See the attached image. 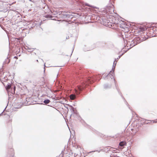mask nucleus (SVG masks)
Returning <instances> with one entry per match:
<instances>
[{"label": "nucleus", "instance_id": "obj_1", "mask_svg": "<svg viewBox=\"0 0 157 157\" xmlns=\"http://www.w3.org/2000/svg\"><path fill=\"white\" fill-rule=\"evenodd\" d=\"M114 71L113 70L110 72L105 77V79L109 81H114Z\"/></svg>", "mask_w": 157, "mask_h": 157}, {"label": "nucleus", "instance_id": "obj_2", "mask_svg": "<svg viewBox=\"0 0 157 157\" xmlns=\"http://www.w3.org/2000/svg\"><path fill=\"white\" fill-rule=\"evenodd\" d=\"M85 86L84 85H82V86H78L77 88L75 89V93L77 94H80V92H79V91H81L84 88Z\"/></svg>", "mask_w": 157, "mask_h": 157}, {"label": "nucleus", "instance_id": "obj_3", "mask_svg": "<svg viewBox=\"0 0 157 157\" xmlns=\"http://www.w3.org/2000/svg\"><path fill=\"white\" fill-rule=\"evenodd\" d=\"M110 8H109V12L110 14H113V13H115L114 12V6L111 4L109 6Z\"/></svg>", "mask_w": 157, "mask_h": 157}, {"label": "nucleus", "instance_id": "obj_4", "mask_svg": "<svg viewBox=\"0 0 157 157\" xmlns=\"http://www.w3.org/2000/svg\"><path fill=\"white\" fill-rule=\"evenodd\" d=\"M94 80V77H90L87 79V81L86 82V84L91 83L92 82H93Z\"/></svg>", "mask_w": 157, "mask_h": 157}, {"label": "nucleus", "instance_id": "obj_5", "mask_svg": "<svg viewBox=\"0 0 157 157\" xmlns=\"http://www.w3.org/2000/svg\"><path fill=\"white\" fill-rule=\"evenodd\" d=\"M126 143L125 141L121 142L119 144V145L121 146H123L124 145H126Z\"/></svg>", "mask_w": 157, "mask_h": 157}, {"label": "nucleus", "instance_id": "obj_6", "mask_svg": "<svg viewBox=\"0 0 157 157\" xmlns=\"http://www.w3.org/2000/svg\"><path fill=\"white\" fill-rule=\"evenodd\" d=\"M70 98L71 99L74 100L75 98V94H72L70 95Z\"/></svg>", "mask_w": 157, "mask_h": 157}, {"label": "nucleus", "instance_id": "obj_7", "mask_svg": "<svg viewBox=\"0 0 157 157\" xmlns=\"http://www.w3.org/2000/svg\"><path fill=\"white\" fill-rule=\"evenodd\" d=\"M112 18L113 19V20L112 21L113 23H114L115 24H117L118 23L116 22L115 21V20H116V18L114 17L113 16V17Z\"/></svg>", "mask_w": 157, "mask_h": 157}, {"label": "nucleus", "instance_id": "obj_8", "mask_svg": "<svg viewBox=\"0 0 157 157\" xmlns=\"http://www.w3.org/2000/svg\"><path fill=\"white\" fill-rule=\"evenodd\" d=\"M11 87V85H10V84L8 85V86H6V90L8 91V90H9L10 88Z\"/></svg>", "mask_w": 157, "mask_h": 157}, {"label": "nucleus", "instance_id": "obj_9", "mask_svg": "<svg viewBox=\"0 0 157 157\" xmlns=\"http://www.w3.org/2000/svg\"><path fill=\"white\" fill-rule=\"evenodd\" d=\"M50 102V101L49 100L47 99V100H45L44 101V103L45 104H48Z\"/></svg>", "mask_w": 157, "mask_h": 157}, {"label": "nucleus", "instance_id": "obj_10", "mask_svg": "<svg viewBox=\"0 0 157 157\" xmlns=\"http://www.w3.org/2000/svg\"><path fill=\"white\" fill-rule=\"evenodd\" d=\"M10 151L12 152L11 155L12 156H13V155H14V153H13L14 150H13V149H11L10 150Z\"/></svg>", "mask_w": 157, "mask_h": 157}, {"label": "nucleus", "instance_id": "obj_11", "mask_svg": "<svg viewBox=\"0 0 157 157\" xmlns=\"http://www.w3.org/2000/svg\"><path fill=\"white\" fill-rule=\"evenodd\" d=\"M72 54L71 52H70L69 54H66V55L68 56H71Z\"/></svg>", "mask_w": 157, "mask_h": 157}, {"label": "nucleus", "instance_id": "obj_12", "mask_svg": "<svg viewBox=\"0 0 157 157\" xmlns=\"http://www.w3.org/2000/svg\"><path fill=\"white\" fill-rule=\"evenodd\" d=\"M7 77H4V78H2V80L3 81H5V80H7Z\"/></svg>", "mask_w": 157, "mask_h": 157}, {"label": "nucleus", "instance_id": "obj_13", "mask_svg": "<svg viewBox=\"0 0 157 157\" xmlns=\"http://www.w3.org/2000/svg\"><path fill=\"white\" fill-rule=\"evenodd\" d=\"M14 58L16 59H18L17 57V56H15L14 57Z\"/></svg>", "mask_w": 157, "mask_h": 157}, {"label": "nucleus", "instance_id": "obj_14", "mask_svg": "<svg viewBox=\"0 0 157 157\" xmlns=\"http://www.w3.org/2000/svg\"><path fill=\"white\" fill-rule=\"evenodd\" d=\"M144 28H142V30H141V31H144Z\"/></svg>", "mask_w": 157, "mask_h": 157}, {"label": "nucleus", "instance_id": "obj_15", "mask_svg": "<svg viewBox=\"0 0 157 157\" xmlns=\"http://www.w3.org/2000/svg\"><path fill=\"white\" fill-rule=\"evenodd\" d=\"M36 63H38V60H36Z\"/></svg>", "mask_w": 157, "mask_h": 157}, {"label": "nucleus", "instance_id": "obj_16", "mask_svg": "<svg viewBox=\"0 0 157 157\" xmlns=\"http://www.w3.org/2000/svg\"><path fill=\"white\" fill-rule=\"evenodd\" d=\"M15 88H16V87L15 86H14V88H14V91L15 90Z\"/></svg>", "mask_w": 157, "mask_h": 157}, {"label": "nucleus", "instance_id": "obj_17", "mask_svg": "<svg viewBox=\"0 0 157 157\" xmlns=\"http://www.w3.org/2000/svg\"><path fill=\"white\" fill-rule=\"evenodd\" d=\"M10 122H12V120H10Z\"/></svg>", "mask_w": 157, "mask_h": 157}, {"label": "nucleus", "instance_id": "obj_18", "mask_svg": "<svg viewBox=\"0 0 157 157\" xmlns=\"http://www.w3.org/2000/svg\"><path fill=\"white\" fill-rule=\"evenodd\" d=\"M86 5L89 6H90L88 5L87 4Z\"/></svg>", "mask_w": 157, "mask_h": 157}, {"label": "nucleus", "instance_id": "obj_19", "mask_svg": "<svg viewBox=\"0 0 157 157\" xmlns=\"http://www.w3.org/2000/svg\"><path fill=\"white\" fill-rule=\"evenodd\" d=\"M156 122H157V121H155V123H156Z\"/></svg>", "mask_w": 157, "mask_h": 157}]
</instances>
